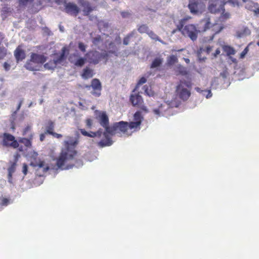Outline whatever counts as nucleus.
<instances>
[{"label":"nucleus","instance_id":"8fccbe9b","mask_svg":"<svg viewBox=\"0 0 259 259\" xmlns=\"http://www.w3.org/2000/svg\"><path fill=\"white\" fill-rule=\"evenodd\" d=\"M27 171H28V166H27V164L23 163L22 172L24 175H26L27 174Z\"/></svg>","mask_w":259,"mask_h":259},{"label":"nucleus","instance_id":"423d86ee","mask_svg":"<svg viewBox=\"0 0 259 259\" xmlns=\"http://www.w3.org/2000/svg\"><path fill=\"white\" fill-rule=\"evenodd\" d=\"M2 138V145L3 146L11 147L14 149L17 148L19 147L18 142L12 135L5 133L3 135Z\"/></svg>","mask_w":259,"mask_h":259},{"label":"nucleus","instance_id":"58836bf2","mask_svg":"<svg viewBox=\"0 0 259 259\" xmlns=\"http://www.w3.org/2000/svg\"><path fill=\"white\" fill-rule=\"evenodd\" d=\"M147 34L152 39L159 40V37L152 31L149 30Z\"/></svg>","mask_w":259,"mask_h":259},{"label":"nucleus","instance_id":"4468645a","mask_svg":"<svg viewBox=\"0 0 259 259\" xmlns=\"http://www.w3.org/2000/svg\"><path fill=\"white\" fill-rule=\"evenodd\" d=\"M14 55L17 63L23 60L26 57L25 51L22 49L21 46H19L15 49Z\"/></svg>","mask_w":259,"mask_h":259},{"label":"nucleus","instance_id":"37998d69","mask_svg":"<svg viewBox=\"0 0 259 259\" xmlns=\"http://www.w3.org/2000/svg\"><path fill=\"white\" fill-rule=\"evenodd\" d=\"M162 105L161 104L158 108L157 109H153V113L156 114V115H159L160 116V114L162 112V110H161V108H162Z\"/></svg>","mask_w":259,"mask_h":259},{"label":"nucleus","instance_id":"f257e3e1","mask_svg":"<svg viewBox=\"0 0 259 259\" xmlns=\"http://www.w3.org/2000/svg\"><path fill=\"white\" fill-rule=\"evenodd\" d=\"M78 141L72 137H69L68 140L63 142V147L61 148L59 156L56 158V165L58 168L64 169L65 164L73 160L77 154L75 148Z\"/></svg>","mask_w":259,"mask_h":259},{"label":"nucleus","instance_id":"393cba45","mask_svg":"<svg viewBox=\"0 0 259 259\" xmlns=\"http://www.w3.org/2000/svg\"><path fill=\"white\" fill-rule=\"evenodd\" d=\"M163 61V58L160 57L155 58L152 61L150 66V68H155L160 66L162 65Z\"/></svg>","mask_w":259,"mask_h":259},{"label":"nucleus","instance_id":"9b49d317","mask_svg":"<svg viewBox=\"0 0 259 259\" xmlns=\"http://www.w3.org/2000/svg\"><path fill=\"white\" fill-rule=\"evenodd\" d=\"M143 117L140 111H137L134 115V121L130 122L131 126L133 128V131H136L140 128Z\"/></svg>","mask_w":259,"mask_h":259},{"label":"nucleus","instance_id":"2eb2a0df","mask_svg":"<svg viewBox=\"0 0 259 259\" xmlns=\"http://www.w3.org/2000/svg\"><path fill=\"white\" fill-rule=\"evenodd\" d=\"M30 58L37 65L42 64L47 60V58L44 55L33 53L31 54Z\"/></svg>","mask_w":259,"mask_h":259},{"label":"nucleus","instance_id":"f8f14e48","mask_svg":"<svg viewBox=\"0 0 259 259\" xmlns=\"http://www.w3.org/2000/svg\"><path fill=\"white\" fill-rule=\"evenodd\" d=\"M64 9L66 13L74 16H76L80 11L78 7L76 4L71 2L65 3Z\"/></svg>","mask_w":259,"mask_h":259},{"label":"nucleus","instance_id":"0e129e2a","mask_svg":"<svg viewBox=\"0 0 259 259\" xmlns=\"http://www.w3.org/2000/svg\"><path fill=\"white\" fill-rule=\"evenodd\" d=\"M96 133H98L97 136V137H101V135L102 134V130L100 129L98 131L96 132Z\"/></svg>","mask_w":259,"mask_h":259},{"label":"nucleus","instance_id":"5fc2aeb1","mask_svg":"<svg viewBox=\"0 0 259 259\" xmlns=\"http://www.w3.org/2000/svg\"><path fill=\"white\" fill-rule=\"evenodd\" d=\"M3 66L6 71H8L10 69L11 66L7 62L4 63Z\"/></svg>","mask_w":259,"mask_h":259},{"label":"nucleus","instance_id":"5701e85b","mask_svg":"<svg viewBox=\"0 0 259 259\" xmlns=\"http://www.w3.org/2000/svg\"><path fill=\"white\" fill-rule=\"evenodd\" d=\"M250 31L246 26H243L241 29H239L236 32V35L238 37H242L244 36L249 35Z\"/></svg>","mask_w":259,"mask_h":259},{"label":"nucleus","instance_id":"69168bd1","mask_svg":"<svg viewBox=\"0 0 259 259\" xmlns=\"http://www.w3.org/2000/svg\"><path fill=\"white\" fill-rule=\"evenodd\" d=\"M223 29V27L220 26L219 29L218 30L216 31L214 34L219 33Z\"/></svg>","mask_w":259,"mask_h":259},{"label":"nucleus","instance_id":"6ab92c4d","mask_svg":"<svg viewBox=\"0 0 259 259\" xmlns=\"http://www.w3.org/2000/svg\"><path fill=\"white\" fill-rule=\"evenodd\" d=\"M34 134L28 135V137L26 138H20L19 139L18 143H20L23 144L24 146L28 148H30L32 147V141L33 140Z\"/></svg>","mask_w":259,"mask_h":259},{"label":"nucleus","instance_id":"cd10ccee","mask_svg":"<svg viewBox=\"0 0 259 259\" xmlns=\"http://www.w3.org/2000/svg\"><path fill=\"white\" fill-rule=\"evenodd\" d=\"M178 62L177 56L170 55L167 57V64L168 66H171Z\"/></svg>","mask_w":259,"mask_h":259},{"label":"nucleus","instance_id":"aec40b11","mask_svg":"<svg viewBox=\"0 0 259 259\" xmlns=\"http://www.w3.org/2000/svg\"><path fill=\"white\" fill-rule=\"evenodd\" d=\"M24 66L26 69L29 71L39 70L38 65L35 63L33 61H31V58L26 63Z\"/></svg>","mask_w":259,"mask_h":259},{"label":"nucleus","instance_id":"f03ea898","mask_svg":"<svg viewBox=\"0 0 259 259\" xmlns=\"http://www.w3.org/2000/svg\"><path fill=\"white\" fill-rule=\"evenodd\" d=\"M134 132L133 128L131 127L130 122L121 121L113 123L110 126L108 134L113 135L119 133L130 136Z\"/></svg>","mask_w":259,"mask_h":259},{"label":"nucleus","instance_id":"2f4dec72","mask_svg":"<svg viewBox=\"0 0 259 259\" xmlns=\"http://www.w3.org/2000/svg\"><path fill=\"white\" fill-rule=\"evenodd\" d=\"M39 168H42L44 172H47L49 169V167L45 164L44 161H39L34 165Z\"/></svg>","mask_w":259,"mask_h":259},{"label":"nucleus","instance_id":"f3484780","mask_svg":"<svg viewBox=\"0 0 259 259\" xmlns=\"http://www.w3.org/2000/svg\"><path fill=\"white\" fill-rule=\"evenodd\" d=\"M80 5L83 8L82 11L83 15L88 16L94 10V8L93 7L91 4L88 1H82L80 2Z\"/></svg>","mask_w":259,"mask_h":259},{"label":"nucleus","instance_id":"a211bd4d","mask_svg":"<svg viewBox=\"0 0 259 259\" xmlns=\"http://www.w3.org/2000/svg\"><path fill=\"white\" fill-rule=\"evenodd\" d=\"M108 134V133H106V131L104 133L103 135L105 138L102 139L99 142H98V145L99 147H104L106 146H109L112 144L113 142Z\"/></svg>","mask_w":259,"mask_h":259},{"label":"nucleus","instance_id":"c9c22d12","mask_svg":"<svg viewBox=\"0 0 259 259\" xmlns=\"http://www.w3.org/2000/svg\"><path fill=\"white\" fill-rule=\"evenodd\" d=\"M195 90L197 92H198L199 93H202L203 92H207V94L206 95V98H207V99L210 98V97H211V96H212V94H211V92L210 90H207V91L202 90H201V89H200L199 88H198V87L195 88Z\"/></svg>","mask_w":259,"mask_h":259},{"label":"nucleus","instance_id":"09e8293b","mask_svg":"<svg viewBox=\"0 0 259 259\" xmlns=\"http://www.w3.org/2000/svg\"><path fill=\"white\" fill-rule=\"evenodd\" d=\"M216 6V5H210L209 7V10L211 13H215L219 11V10H216L214 9V7Z\"/></svg>","mask_w":259,"mask_h":259},{"label":"nucleus","instance_id":"6e6d98bb","mask_svg":"<svg viewBox=\"0 0 259 259\" xmlns=\"http://www.w3.org/2000/svg\"><path fill=\"white\" fill-rule=\"evenodd\" d=\"M47 134H45V132L44 133H41L39 135V140L41 142H42L45 140L46 138V135Z\"/></svg>","mask_w":259,"mask_h":259},{"label":"nucleus","instance_id":"338daca9","mask_svg":"<svg viewBox=\"0 0 259 259\" xmlns=\"http://www.w3.org/2000/svg\"><path fill=\"white\" fill-rule=\"evenodd\" d=\"M184 61L187 64H189L190 63V60L188 58H184Z\"/></svg>","mask_w":259,"mask_h":259},{"label":"nucleus","instance_id":"bf43d9fd","mask_svg":"<svg viewBox=\"0 0 259 259\" xmlns=\"http://www.w3.org/2000/svg\"><path fill=\"white\" fill-rule=\"evenodd\" d=\"M66 51V48L63 47L62 49V53L60 56V59H62L64 57L65 53Z\"/></svg>","mask_w":259,"mask_h":259},{"label":"nucleus","instance_id":"de8ad7c7","mask_svg":"<svg viewBox=\"0 0 259 259\" xmlns=\"http://www.w3.org/2000/svg\"><path fill=\"white\" fill-rule=\"evenodd\" d=\"M101 40V38L100 36H98L97 37H95L93 38V43L95 45H97L98 43Z\"/></svg>","mask_w":259,"mask_h":259},{"label":"nucleus","instance_id":"4d7b16f0","mask_svg":"<svg viewBox=\"0 0 259 259\" xmlns=\"http://www.w3.org/2000/svg\"><path fill=\"white\" fill-rule=\"evenodd\" d=\"M220 53H221V51H220V49H217L215 51V52L212 54V56L214 58H216L217 57V56L220 54Z\"/></svg>","mask_w":259,"mask_h":259},{"label":"nucleus","instance_id":"7c9ffc66","mask_svg":"<svg viewBox=\"0 0 259 259\" xmlns=\"http://www.w3.org/2000/svg\"><path fill=\"white\" fill-rule=\"evenodd\" d=\"M176 71L179 74L183 75H185L187 74V71L186 68L180 64L178 65L176 67Z\"/></svg>","mask_w":259,"mask_h":259},{"label":"nucleus","instance_id":"bb28decb","mask_svg":"<svg viewBox=\"0 0 259 259\" xmlns=\"http://www.w3.org/2000/svg\"><path fill=\"white\" fill-rule=\"evenodd\" d=\"M221 8L222 10V13L220 16L219 19L221 21H224L228 19L230 17V14L228 12H225V9L224 7H223V5H221Z\"/></svg>","mask_w":259,"mask_h":259},{"label":"nucleus","instance_id":"3c124183","mask_svg":"<svg viewBox=\"0 0 259 259\" xmlns=\"http://www.w3.org/2000/svg\"><path fill=\"white\" fill-rule=\"evenodd\" d=\"M51 135L53 136L54 137L56 138L57 139H60V138H62V137H63L62 135H61L60 134H58V133H55L54 132H53L51 134Z\"/></svg>","mask_w":259,"mask_h":259},{"label":"nucleus","instance_id":"864d4df0","mask_svg":"<svg viewBox=\"0 0 259 259\" xmlns=\"http://www.w3.org/2000/svg\"><path fill=\"white\" fill-rule=\"evenodd\" d=\"M80 132L82 135L90 137V133L87 132L84 129H80Z\"/></svg>","mask_w":259,"mask_h":259},{"label":"nucleus","instance_id":"680f3d73","mask_svg":"<svg viewBox=\"0 0 259 259\" xmlns=\"http://www.w3.org/2000/svg\"><path fill=\"white\" fill-rule=\"evenodd\" d=\"M97 134H98V133L91 132L90 133V137L94 138V137L97 136Z\"/></svg>","mask_w":259,"mask_h":259},{"label":"nucleus","instance_id":"49530a36","mask_svg":"<svg viewBox=\"0 0 259 259\" xmlns=\"http://www.w3.org/2000/svg\"><path fill=\"white\" fill-rule=\"evenodd\" d=\"M86 126L88 128H91L93 124V121L90 118H88L85 120Z\"/></svg>","mask_w":259,"mask_h":259},{"label":"nucleus","instance_id":"e2e57ef3","mask_svg":"<svg viewBox=\"0 0 259 259\" xmlns=\"http://www.w3.org/2000/svg\"><path fill=\"white\" fill-rule=\"evenodd\" d=\"M121 14L123 17H127L130 15V14L128 12H121Z\"/></svg>","mask_w":259,"mask_h":259},{"label":"nucleus","instance_id":"e433bc0d","mask_svg":"<svg viewBox=\"0 0 259 259\" xmlns=\"http://www.w3.org/2000/svg\"><path fill=\"white\" fill-rule=\"evenodd\" d=\"M7 50L5 47H0V60L6 57Z\"/></svg>","mask_w":259,"mask_h":259},{"label":"nucleus","instance_id":"c756f323","mask_svg":"<svg viewBox=\"0 0 259 259\" xmlns=\"http://www.w3.org/2000/svg\"><path fill=\"white\" fill-rule=\"evenodd\" d=\"M227 4H229L233 7H239L240 6L239 2L238 0H223L222 4L223 7H224V6Z\"/></svg>","mask_w":259,"mask_h":259},{"label":"nucleus","instance_id":"6e6552de","mask_svg":"<svg viewBox=\"0 0 259 259\" xmlns=\"http://www.w3.org/2000/svg\"><path fill=\"white\" fill-rule=\"evenodd\" d=\"M203 5L199 0H189L188 7L191 14L197 15L201 13Z\"/></svg>","mask_w":259,"mask_h":259},{"label":"nucleus","instance_id":"a878e982","mask_svg":"<svg viewBox=\"0 0 259 259\" xmlns=\"http://www.w3.org/2000/svg\"><path fill=\"white\" fill-rule=\"evenodd\" d=\"M223 51L226 53L228 56L233 55L235 54V50L232 47L228 45H224L222 47Z\"/></svg>","mask_w":259,"mask_h":259},{"label":"nucleus","instance_id":"4be33fe9","mask_svg":"<svg viewBox=\"0 0 259 259\" xmlns=\"http://www.w3.org/2000/svg\"><path fill=\"white\" fill-rule=\"evenodd\" d=\"M94 75L93 70L88 67H86L82 70L81 76L84 79H88L91 78Z\"/></svg>","mask_w":259,"mask_h":259},{"label":"nucleus","instance_id":"39448f33","mask_svg":"<svg viewBox=\"0 0 259 259\" xmlns=\"http://www.w3.org/2000/svg\"><path fill=\"white\" fill-rule=\"evenodd\" d=\"M110 53H113V52L104 51L102 53H100L96 50H91L85 54V57L90 64L96 65L102 59L107 60Z\"/></svg>","mask_w":259,"mask_h":259},{"label":"nucleus","instance_id":"72a5a7b5","mask_svg":"<svg viewBox=\"0 0 259 259\" xmlns=\"http://www.w3.org/2000/svg\"><path fill=\"white\" fill-rule=\"evenodd\" d=\"M31 134H34L31 131V126L30 125H27L23 128L22 133L23 136H27L28 137V135H30Z\"/></svg>","mask_w":259,"mask_h":259},{"label":"nucleus","instance_id":"a19ab883","mask_svg":"<svg viewBox=\"0 0 259 259\" xmlns=\"http://www.w3.org/2000/svg\"><path fill=\"white\" fill-rule=\"evenodd\" d=\"M78 47L79 50L84 53L86 51L87 46L82 42H79L78 44Z\"/></svg>","mask_w":259,"mask_h":259},{"label":"nucleus","instance_id":"f704fd0d","mask_svg":"<svg viewBox=\"0 0 259 259\" xmlns=\"http://www.w3.org/2000/svg\"><path fill=\"white\" fill-rule=\"evenodd\" d=\"M138 30L141 33H146L147 34L150 30L147 25L143 24L138 27Z\"/></svg>","mask_w":259,"mask_h":259},{"label":"nucleus","instance_id":"473e14b6","mask_svg":"<svg viewBox=\"0 0 259 259\" xmlns=\"http://www.w3.org/2000/svg\"><path fill=\"white\" fill-rule=\"evenodd\" d=\"M143 89L144 90L145 94L149 97H153L155 95V93L153 91H152L151 89V87L145 85L143 87Z\"/></svg>","mask_w":259,"mask_h":259},{"label":"nucleus","instance_id":"ddd939ff","mask_svg":"<svg viewBox=\"0 0 259 259\" xmlns=\"http://www.w3.org/2000/svg\"><path fill=\"white\" fill-rule=\"evenodd\" d=\"M242 1L246 3L245 7L246 9L253 12L255 15L259 14V5L257 3L251 1L242 0Z\"/></svg>","mask_w":259,"mask_h":259},{"label":"nucleus","instance_id":"0eeeda50","mask_svg":"<svg viewBox=\"0 0 259 259\" xmlns=\"http://www.w3.org/2000/svg\"><path fill=\"white\" fill-rule=\"evenodd\" d=\"M96 119L98 120L100 124L105 129L106 133H109L110 126H109V120L108 116L104 111H96Z\"/></svg>","mask_w":259,"mask_h":259},{"label":"nucleus","instance_id":"13d9d810","mask_svg":"<svg viewBox=\"0 0 259 259\" xmlns=\"http://www.w3.org/2000/svg\"><path fill=\"white\" fill-rule=\"evenodd\" d=\"M23 102V99H22L20 101V102H19V104H18V106H17V110H16V111L15 112V113H16L17 111H18V110H19V109H20V108H21V105H22V104Z\"/></svg>","mask_w":259,"mask_h":259},{"label":"nucleus","instance_id":"7ed1b4c3","mask_svg":"<svg viewBox=\"0 0 259 259\" xmlns=\"http://www.w3.org/2000/svg\"><path fill=\"white\" fill-rule=\"evenodd\" d=\"M188 18H183L181 19L179 24L177 25V29L181 31L182 33L187 36L193 41L196 40L197 38L198 33L199 31L197 29L196 26L192 24H188L184 27L186 21Z\"/></svg>","mask_w":259,"mask_h":259},{"label":"nucleus","instance_id":"b1692460","mask_svg":"<svg viewBox=\"0 0 259 259\" xmlns=\"http://www.w3.org/2000/svg\"><path fill=\"white\" fill-rule=\"evenodd\" d=\"M18 161V157H16L15 161L11 164L10 166L8 168V176L9 179H11L13 174L15 171L17 162Z\"/></svg>","mask_w":259,"mask_h":259},{"label":"nucleus","instance_id":"4c0bfd02","mask_svg":"<svg viewBox=\"0 0 259 259\" xmlns=\"http://www.w3.org/2000/svg\"><path fill=\"white\" fill-rule=\"evenodd\" d=\"M146 81H147V79L145 77H141L138 81V82L136 85V88L133 91V93L135 92L136 89L138 88L139 85L145 83L146 82Z\"/></svg>","mask_w":259,"mask_h":259},{"label":"nucleus","instance_id":"dca6fc26","mask_svg":"<svg viewBox=\"0 0 259 259\" xmlns=\"http://www.w3.org/2000/svg\"><path fill=\"white\" fill-rule=\"evenodd\" d=\"M78 54L76 53H74L71 55L70 56L69 60L71 63H73L74 65L77 67H81L82 66L85 62V61L87 60L86 59V57L83 58V57H79L78 59H77L76 60H73V57H78Z\"/></svg>","mask_w":259,"mask_h":259},{"label":"nucleus","instance_id":"1a4fd4ad","mask_svg":"<svg viewBox=\"0 0 259 259\" xmlns=\"http://www.w3.org/2000/svg\"><path fill=\"white\" fill-rule=\"evenodd\" d=\"M130 101L133 106L141 108L143 110H146V107L143 105V99L139 93L132 94L130 96Z\"/></svg>","mask_w":259,"mask_h":259},{"label":"nucleus","instance_id":"20e7f679","mask_svg":"<svg viewBox=\"0 0 259 259\" xmlns=\"http://www.w3.org/2000/svg\"><path fill=\"white\" fill-rule=\"evenodd\" d=\"M192 83L190 80H180L177 87L176 91L179 97L183 101L187 100L191 95L190 90L192 88Z\"/></svg>","mask_w":259,"mask_h":259},{"label":"nucleus","instance_id":"603ef678","mask_svg":"<svg viewBox=\"0 0 259 259\" xmlns=\"http://www.w3.org/2000/svg\"><path fill=\"white\" fill-rule=\"evenodd\" d=\"M80 132L82 135L90 137V133L87 132L84 129H80Z\"/></svg>","mask_w":259,"mask_h":259},{"label":"nucleus","instance_id":"9d476101","mask_svg":"<svg viewBox=\"0 0 259 259\" xmlns=\"http://www.w3.org/2000/svg\"><path fill=\"white\" fill-rule=\"evenodd\" d=\"M91 87L93 89V91L92 92V95L96 97H99L101 95L102 85L99 79L97 78L93 79L91 81V85L87 86V88Z\"/></svg>","mask_w":259,"mask_h":259},{"label":"nucleus","instance_id":"a18cd8bd","mask_svg":"<svg viewBox=\"0 0 259 259\" xmlns=\"http://www.w3.org/2000/svg\"><path fill=\"white\" fill-rule=\"evenodd\" d=\"M33 0H19V3L20 5L26 6L28 3H31Z\"/></svg>","mask_w":259,"mask_h":259},{"label":"nucleus","instance_id":"c85d7f7f","mask_svg":"<svg viewBox=\"0 0 259 259\" xmlns=\"http://www.w3.org/2000/svg\"><path fill=\"white\" fill-rule=\"evenodd\" d=\"M201 23H203V30L206 31V30L209 29L210 27L211 26V24L209 18H206L200 21Z\"/></svg>","mask_w":259,"mask_h":259},{"label":"nucleus","instance_id":"c03bdc74","mask_svg":"<svg viewBox=\"0 0 259 259\" xmlns=\"http://www.w3.org/2000/svg\"><path fill=\"white\" fill-rule=\"evenodd\" d=\"M9 203V200L6 198H3L1 200V202L0 203L2 206H7Z\"/></svg>","mask_w":259,"mask_h":259},{"label":"nucleus","instance_id":"ea45409f","mask_svg":"<svg viewBox=\"0 0 259 259\" xmlns=\"http://www.w3.org/2000/svg\"><path fill=\"white\" fill-rule=\"evenodd\" d=\"M133 33H130L128 35H127L123 40V44L124 45H127L129 44V41L130 40L131 37L133 36Z\"/></svg>","mask_w":259,"mask_h":259},{"label":"nucleus","instance_id":"052dcab7","mask_svg":"<svg viewBox=\"0 0 259 259\" xmlns=\"http://www.w3.org/2000/svg\"><path fill=\"white\" fill-rule=\"evenodd\" d=\"M212 47L210 46H208L206 47L205 51L207 54H209L212 50Z\"/></svg>","mask_w":259,"mask_h":259},{"label":"nucleus","instance_id":"774afa93","mask_svg":"<svg viewBox=\"0 0 259 259\" xmlns=\"http://www.w3.org/2000/svg\"><path fill=\"white\" fill-rule=\"evenodd\" d=\"M3 38V34L2 33L0 32V42H1Z\"/></svg>","mask_w":259,"mask_h":259},{"label":"nucleus","instance_id":"412c9836","mask_svg":"<svg viewBox=\"0 0 259 259\" xmlns=\"http://www.w3.org/2000/svg\"><path fill=\"white\" fill-rule=\"evenodd\" d=\"M55 122L51 120H48L46 123L45 134L51 135L55 129Z\"/></svg>","mask_w":259,"mask_h":259},{"label":"nucleus","instance_id":"79ce46f5","mask_svg":"<svg viewBox=\"0 0 259 259\" xmlns=\"http://www.w3.org/2000/svg\"><path fill=\"white\" fill-rule=\"evenodd\" d=\"M248 51H249L248 46H247L243 50V51L241 53L240 55V58L243 59L245 57V55L247 54Z\"/></svg>","mask_w":259,"mask_h":259}]
</instances>
